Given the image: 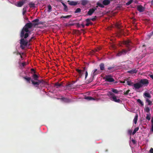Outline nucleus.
Wrapping results in <instances>:
<instances>
[{"label":"nucleus","instance_id":"f257e3e1","mask_svg":"<svg viewBox=\"0 0 153 153\" xmlns=\"http://www.w3.org/2000/svg\"><path fill=\"white\" fill-rule=\"evenodd\" d=\"M27 23L22 29L20 34V36L21 38H23L24 36V33L25 32H30L29 29L31 28L32 27V23L30 22Z\"/></svg>","mask_w":153,"mask_h":153},{"label":"nucleus","instance_id":"f03ea898","mask_svg":"<svg viewBox=\"0 0 153 153\" xmlns=\"http://www.w3.org/2000/svg\"><path fill=\"white\" fill-rule=\"evenodd\" d=\"M108 95L111 99H112L111 100L116 102L120 103L122 101L119 99H117V97L112 92L109 91L108 94Z\"/></svg>","mask_w":153,"mask_h":153},{"label":"nucleus","instance_id":"7ed1b4c3","mask_svg":"<svg viewBox=\"0 0 153 153\" xmlns=\"http://www.w3.org/2000/svg\"><path fill=\"white\" fill-rule=\"evenodd\" d=\"M105 81L108 82H113L114 81V79L111 77V75L106 76L104 78Z\"/></svg>","mask_w":153,"mask_h":153},{"label":"nucleus","instance_id":"20e7f679","mask_svg":"<svg viewBox=\"0 0 153 153\" xmlns=\"http://www.w3.org/2000/svg\"><path fill=\"white\" fill-rule=\"evenodd\" d=\"M139 82L140 85H142V87L143 85L147 86L149 83L148 80L146 79H141L140 81Z\"/></svg>","mask_w":153,"mask_h":153},{"label":"nucleus","instance_id":"39448f33","mask_svg":"<svg viewBox=\"0 0 153 153\" xmlns=\"http://www.w3.org/2000/svg\"><path fill=\"white\" fill-rule=\"evenodd\" d=\"M22 38L20 40V45H23L24 46H27V45L28 42L27 40H25L24 38Z\"/></svg>","mask_w":153,"mask_h":153},{"label":"nucleus","instance_id":"423d86ee","mask_svg":"<svg viewBox=\"0 0 153 153\" xmlns=\"http://www.w3.org/2000/svg\"><path fill=\"white\" fill-rule=\"evenodd\" d=\"M96 10L97 8L96 7H94L89 9L86 15L88 16L91 15Z\"/></svg>","mask_w":153,"mask_h":153},{"label":"nucleus","instance_id":"0eeeda50","mask_svg":"<svg viewBox=\"0 0 153 153\" xmlns=\"http://www.w3.org/2000/svg\"><path fill=\"white\" fill-rule=\"evenodd\" d=\"M60 99L65 102L68 103L72 102L71 99L65 97H62L60 98Z\"/></svg>","mask_w":153,"mask_h":153},{"label":"nucleus","instance_id":"6e6552de","mask_svg":"<svg viewBox=\"0 0 153 153\" xmlns=\"http://www.w3.org/2000/svg\"><path fill=\"white\" fill-rule=\"evenodd\" d=\"M39 19H36L32 21V26L35 27L36 26L39 25L38 22H39Z\"/></svg>","mask_w":153,"mask_h":153},{"label":"nucleus","instance_id":"1a4fd4ad","mask_svg":"<svg viewBox=\"0 0 153 153\" xmlns=\"http://www.w3.org/2000/svg\"><path fill=\"white\" fill-rule=\"evenodd\" d=\"M145 9V7L141 5H138L137 6V9L140 12H142L144 11Z\"/></svg>","mask_w":153,"mask_h":153},{"label":"nucleus","instance_id":"9d476101","mask_svg":"<svg viewBox=\"0 0 153 153\" xmlns=\"http://www.w3.org/2000/svg\"><path fill=\"white\" fill-rule=\"evenodd\" d=\"M133 86L136 89H139L142 87V85H140L139 82L134 84Z\"/></svg>","mask_w":153,"mask_h":153},{"label":"nucleus","instance_id":"9b49d317","mask_svg":"<svg viewBox=\"0 0 153 153\" xmlns=\"http://www.w3.org/2000/svg\"><path fill=\"white\" fill-rule=\"evenodd\" d=\"M85 70V67H84L83 68V70H79L78 69H76V71L78 72L79 74L81 76H82L83 74H84V71Z\"/></svg>","mask_w":153,"mask_h":153},{"label":"nucleus","instance_id":"f8f14e48","mask_svg":"<svg viewBox=\"0 0 153 153\" xmlns=\"http://www.w3.org/2000/svg\"><path fill=\"white\" fill-rule=\"evenodd\" d=\"M93 76L94 77L95 76L98 74H100L101 72L100 70H97V69H95L93 71Z\"/></svg>","mask_w":153,"mask_h":153},{"label":"nucleus","instance_id":"ddd939ff","mask_svg":"<svg viewBox=\"0 0 153 153\" xmlns=\"http://www.w3.org/2000/svg\"><path fill=\"white\" fill-rule=\"evenodd\" d=\"M27 0H23L22 1H19L17 3V6L18 7H21L24 3H25V1Z\"/></svg>","mask_w":153,"mask_h":153},{"label":"nucleus","instance_id":"4468645a","mask_svg":"<svg viewBox=\"0 0 153 153\" xmlns=\"http://www.w3.org/2000/svg\"><path fill=\"white\" fill-rule=\"evenodd\" d=\"M68 4L71 6H76L78 4L77 2L73 1H68Z\"/></svg>","mask_w":153,"mask_h":153},{"label":"nucleus","instance_id":"2eb2a0df","mask_svg":"<svg viewBox=\"0 0 153 153\" xmlns=\"http://www.w3.org/2000/svg\"><path fill=\"white\" fill-rule=\"evenodd\" d=\"M127 51L126 50H123L122 51L119 52L117 53V55L119 56H121L122 54H125L127 52Z\"/></svg>","mask_w":153,"mask_h":153},{"label":"nucleus","instance_id":"dca6fc26","mask_svg":"<svg viewBox=\"0 0 153 153\" xmlns=\"http://www.w3.org/2000/svg\"><path fill=\"white\" fill-rule=\"evenodd\" d=\"M102 4L104 5H107L109 4L110 2V0H102Z\"/></svg>","mask_w":153,"mask_h":153},{"label":"nucleus","instance_id":"f3484780","mask_svg":"<svg viewBox=\"0 0 153 153\" xmlns=\"http://www.w3.org/2000/svg\"><path fill=\"white\" fill-rule=\"evenodd\" d=\"M31 82L32 83L34 86H36V87L37 88H39V84L38 82H35L33 79L31 80Z\"/></svg>","mask_w":153,"mask_h":153},{"label":"nucleus","instance_id":"a211bd4d","mask_svg":"<svg viewBox=\"0 0 153 153\" xmlns=\"http://www.w3.org/2000/svg\"><path fill=\"white\" fill-rule=\"evenodd\" d=\"M85 21L87 22L85 25L87 26H88L89 25H92L93 24L92 22H90V19H87Z\"/></svg>","mask_w":153,"mask_h":153},{"label":"nucleus","instance_id":"6ab92c4d","mask_svg":"<svg viewBox=\"0 0 153 153\" xmlns=\"http://www.w3.org/2000/svg\"><path fill=\"white\" fill-rule=\"evenodd\" d=\"M137 71V70L136 69H134L131 70L127 71V73L131 74L136 73Z\"/></svg>","mask_w":153,"mask_h":153},{"label":"nucleus","instance_id":"aec40b11","mask_svg":"<svg viewBox=\"0 0 153 153\" xmlns=\"http://www.w3.org/2000/svg\"><path fill=\"white\" fill-rule=\"evenodd\" d=\"M123 43L126 45L127 47H129V46H130L131 42L129 40H128L124 41Z\"/></svg>","mask_w":153,"mask_h":153},{"label":"nucleus","instance_id":"412c9836","mask_svg":"<svg viewBox=\"0 0 153 153\" xmlns=\"http://www.w3.org/2000/svg\"><path fill=\"white\" fill-rule=\"evenodd\" d=\"M99 67L101 71H104L105 70V65L103 63H100L99 65Z\"/></svg>","mask_w":153,"mask_h":153},{"label":"nucleus","instance_id":"4be33fe9","mask_svg":"<svg viewBox=\"0 0 153 153\" xmlns=\"http://www.w3.org/2000/svg\"><path fill=\"white\" fill-rule=\"evenodd\" d=\"M62 83H59L58 82H56L55 83L54 86L56 87L57 88H59L62 86Z\"/></svg>","mask_w":153,"mask_h":153},{"label":"nucleus","instance_id":"5701e85b","mask_svg":"<svg viewBox=\"0 0 153 153\" xmlns=\"http://www.w3.org/2000/svg\"><path fill=\"white\" fill-rule=\"evenodd\" d=\"M85 99L89 100H96V99L90 96L85 97Z\"/></svg>","mask_w":153,"mask_h":153},{"label":"nucleus","instance_id":"b1692460","mask_svg":"<svg viewBox=\"0 0 153 153\" xmlns=\"http://www.w3.org/2000/svg\"><path fill=\"white\" fill-rule=\"evenodd\" d=\"M23 78L26 80L29 83H30V81L31 80V78L30 77H27V76H25L23 77Z\"/></svg>","mask_w":153,"mask_h":153},{"label":"nucleus","instance_id":"393cba45","mask_svg":"<svg viewBox=\"0 0 153 153\" xmlns=\"http://www.w3.org/2000/svg\"><path fill=\"white\" fill-rule=\"evenodd\" d=\"M138 114H136V115L135 116L134 119L133 120V121L135 124H136L137 123V119H138Z\"/></svg>","mask_w":153,"mask_h":153},{"label":"nucleus","instance_id":"a878e982","mask_svg":"<svg viewBox=\"0 0 153 153\" xmlns=\"http://www.w3.org/2000/svg\"><path fill=\"white\" fill-rule=\"evenodd\" d=\"M126 85H128L130 86H132L133 85V83L131 81H128V79H127V81H126Z\"/></svg>","mask_w":153,"mask_h":153},{"label":"nucleus","instance_id":"bb28decb","mask_svg":"<svg viewBox=\"0 0 153 153\" xmlns=\"http://www.w3.org/2000/svg\"><path fill=\"white\" fill-rule=\"evenodd\" d=\"M88 3V1L86 0H82L81 1V4L83 5H86Z\"/></svg>","mask_w":153,"mask_h":153},{"label":"nucleus","instance_id":"cd10ccee","mask_svg":"<svg viewBox=\"0 0 153 153\" xmlns=\"http://www.w3.org/2000/svg\"><path fill=\"white\" fill-rule=\"evenodd\" d=\"M144 96L145 97H148L149 98H151V96L149 93H148V92L145 93L144 94Z\"/></svg>","mask_w":153,"mask_h":153},{"label":"nucleus","instance_id":"c85d7f7f","mask_svg":"<svg viewBox=\"0 0 153 153\" xmlns=\"http://www.w3.org/2000/svg\"><path fill=\"white\" fill-rule=\"evenodd\" d=\"M33 77L34 80H38V76L36 74H34L33 76Z\"/></svg>","mask_w":153,"mask_h":153},{"label":"nucleus","instance_id":"c756f323","mask_svg":"<svg viewBox=\"0 0 153 153\" xmlns=\"http://www.w3.org/2000/svg\"><path fill=\"white\" fill-rule=\"evenodd\" d=\"M146 101L147 102H148V104L149 105H152V102L151 101H150L149 99L148 98H147L146 99Z\"/></svg>","mask_w":153,"mask_h":153},{"label":"nucleus","instance_id":"7c9ffc66","mask_svg":"<svg viewBox=\"0 0 153 153\" xmlns=\"http://www.w3.org/2000/svg\"><path fill=\"white\" fill-rule=\"evenodd\" d=\"M139 129V128L138 127H137L135 128L134 130L132 132V134L133 135Z\"/></svg>","mask_w":153,"mask_h":153},{"label":"nucleus","instance_id":"2f4dec72","mask_svg":"<svg viewBox=\"0 0 153 153\" xmlns=\"http://www.w3.org/2000/svg\"><path fill=\"white\" fill-rule=\"evenodd\" d=\"M137 102L139 103L142 106H143L144 105L143 103L141 101L140 99H138L137 100Z\"/></svg>","mask_w":153,"mask_h":153},{"label":"nucleus","instance_id":"473e14b6","mask_svg":"<svg viewBox=\"0 0 153 153\" xmlns=\"http://www.w3.org/2000/svg\"><path fill=\"white\" fill-rule=\"evenodd\" d=\"M71 15H68L67 16H62L61 17V18H66V19H69L71 18Z\"/></svg>","mask_w":153,"mask_h":153},{"label":"nucleus","instance_id":"72a5a7b5","mask_svg":"<svg viewBox=\"0 0 153 153\" xmlns=\"http://www.w3.org/2000/svg\"><path fill=\"white\" fill-rule=\"evenodd\" d=\"M29 7L30 8L33 7H35V4L33 3L30 2L29 3Z\"/></svg>","mask_w":153,"mask_h":153},{"label":"nucleus","instance_id":"f704fd0d","mask_svg":"<svg viewBox=\"0 0 153 153\" xmlns=\"http://www.w3.org/2000/svg\"><path fill=\"white\" fill-rule=\"evenodd\" d=\"M97 5L99 6V7H102V8H103L104 7V5L102 4L101 3H97Z\"/></svg>","mask_w":153,"mask_h":153},{"label":"nucleus","instance_id":"c9c22d12","mask_svg":"<svg viewBox=\"0 0 153 153\" xmlns=\"http://www.w3.org/2000/svg\"><path fill=\"white\" fill-rule=\"evenodd\" d=\"M81 11V9L80 8H77L74 12V13H80Z\"/></svg>","mask_w":153,"mask_h":153},{"label":"nucleus","instance_id":"e433bc0d","mask_svg":"<svg viewBox=\"0 0 153 153\" xmlns=\"http://www.w3.org/2000/svg\"><path fill=\"white\" fill-rule=\"evenodd\" d=\"M144 110L147 113H149L150 110L149 108L148 107H146Z\"/></svg>","mask_w":153,"mask_h":153},{"label":"nucleus","instance_id":"4c0bfd02","mask_svg":"<svg viewBox=\"0 0 153 153\" xmlns=\"http://www.w3.org/2000/svg\"><path fill=\"white\" fill-rule=\"evenodd\" d=\"M133 1V0H130L127 2L126 3V5L128 6L131 4Z\"/></svg>","mask_w":153,"mask_h":153},{"label":"nucleus","instance_id":"58836bf2","mask_svg":"<svg viewBox=\"0 0 153 153\" xmlns=\"http://www.w3.org/2000/svg\"><path fill=\"white\" fill-rule=\"evenodd\" d=\"M26 65L25 62H23L21 63V65H20V66L22 68L25 67Z\"/></svg>","mask_w":153,"mask_h":153},{"label":"nucleus","instance_id":"ea45409f","mask_svg":"<svg viewBox=\"0 0 153 153\" xmlns=\"http://www.w3.org/2000/svg\"><path fill=\"white\" fill-rule=\"evenodd\" d=\"M25 34V33H24ZM29 36V34L28 33V32H26V33L24 34V36L23 37H24V39H26Z\"/></svg>","mask_w":153,"mask_h":153},{"label":"nucleus","instance_id":"a19ab883","mask_svg":"<svg viewBox=\"0 0 153 153\" xmlns=\"http://www.w3.org/2000/svg\"><path fill=\"white\" fill-rule=\"evenodd\" d=\"M150 114H147V116L146 117V119H147V120H149L150 119Z\"/></svg>","mask_w":153,"mask_h":153},{"label":"nucleus","instance_id":"79ce46f5","mask_svg":"<svg viewBox=\"0 0 153 153\" xmlns=\"http://www.w3.org/2000/svg\"><path fill=\"white\" fill-rule=\"evenodd\" d=\"M84 72L85 73V79H86V78L87 77L88 75V73L87 72V71L86 70V68H85V70L84 71Z\"/></svg>","mask_w":153,"mask_h":153},{"label":"nucleus","instance_id":"37998d69","mask_svg":"<svg viewBox=\"0 0 153 153\" xmlns=\"http://www.w3.org/2000/svg\"><path fill=\"white\" fill-rule=\"evenodd\" d=\"M64 10L66 12H67L68 10V7L66 5L64 7Z\"/></svg>","mask_w":153,"mask_h":153},{"label":"nucleus","instance_id":"c03bdc74","mask_svg":"<svg viewBox=\"0 0 153 153\" xmlns=\"http://www.w3.org/2000/svg\"><path fill=\"white\" fill-rule=\"evenodd\" d=\"M112 91L114 93L117 94L118 93V91L116 89H113L112 90Z\"/></svg>","mask_w":153,"mask_h":153},{"label":"nucleus","instance_id":"a18cd8bd","mask_svg":"<svg viewBox=\"0 0 153 153\" xmlns=\"http://www.w3.org/2000/svg\"><path fill=\"white\" fill-rule=\"evenodd\" d=\"M128 133L130 136L132 134V130L131 129H129L128 130Z\"/></svg>","mask_w":153,"mask_h":153},{"label":"nucleus","instance_id":"49530a36","mask_svg":"<svg viewBox=\"0 0 153 153\" xmlns=\"http://www.w3.org/2000/svg\"><path fill=\"white\" fill-rule=\"evenodd\" d=\"M23 11L22 12L23 15H24L25 14L27 10L26 8L25 7H24L23 9Z\"/></svg>","mask_w":153,"mask_h":153},{"label":"nucleus","instance_id":"de8ad7c7","mask_svg":"<svg viewBox=\"0 0 153 153\" xmlns=\"http://www.w3.org/2000/svg\"><path fill=\"white\" fill-rule=\"evenodd\" d=\"M97 18V17L96 16H94V18H91V19H90V21L92 20L93 21H94L96 20V19Z\"/></svg>","mask_w":153,"mask_h":153},{"label":"nucleus","instance_id":"09e8293b","mask_svg":"<svg viewBox=\"0 0 153 153\" xmlns=\"http://www.w3.org/2000/svg\"><path fill=\"white\" fill-rule=\"evenodd\" d=\"M37 81H38V82L39 84L41 83H43L44 82L43 79H41V80H38Z\"/></svg>","mask_w":153,"mask_h":153},{"label":"nucleus","instance_id":"8fccbe9b","mask_svg":"<svg viewBox=\"0 0 153 153\" xmlns=\"http://www.w3.org/2000/svg\"><path fill=\"white\" fill-rule=\"evenodd\" d=\"M48 11L50 12L51 11V10L52 9V7L50 5H49L48 6Z\"/></svg>","mask_w":153,"mask_h":153},{"label":"nucleus","instance_id":"3c124183","mask_svg":"<svg viewBox=\"0 0 153 153\" xmlns=\"http://www.w3.org/2000/svg\"><path fill=\"white\" fill-rule=\"evenodd\" d=\"M130 91V90H128L126 92H124L123 94L125 95H128Z\"/></svg>","mask_w":153,"mask_h":153},{"label":"nucleus","instance_id":"603ef678","mask_svg":"<svg viewBox=\"0 0 153 153\" xmlns=\"http://www.w3.org/2000/svg\"><path fill=\"white\" fill-rule=\"evenodd\" d=\"M25 46H24L23 45H20V47L21 48V49L22 50H24L25 48Z\"/></svg>","mask_w":153,"mask_h":153},{"label":"nucleus","instance_id":"864d4df0","mask_svg":"<svg viewBox=\"0 0 153 153\" xmlns=\"http://www.w3.org/2000/svg\"><path fill=\"white\" fill-rule=\"evenodd\" d=\"M13 53L14 54H16L17 55H20V53L18 51L14 52H13Z\"/></svg>","mask_w":153,"mask_h":153},{"label":"nucleus","instance_id":"5fc2aeb1","mask_svg":"<svg viewBox=\"0 0 153 153\" xmlns=\"http://www.w3.org/2000/svg\"><path fill=\"white\" fill-rule=\"evenodd\" d=\"M101 49V48H98L97 49H95V52H97V51H100Z\"/></svg>","mask_w":153,"mask_h":153},{"label":"nucleus","instance_id":"6e6d98bb","mask_svg":"<svg viewBox=\"0 0 153 153\" xmlns=\"http://www.w3.org/2000/svg\"><path fill=\"white\" fill-rule=\"evenodd\" d=\"M38 23L39 24V25H43L44 24V22L42 21L38 22Z\"/></svg>","mask_w":153,"mask_h":153},{"label":"nucleus","instance_id":"4d7b16f0","mask_svg":"<svg viewBox=\"0 0 153 153\" xmlns=\"http://www.w3.org/2000/svg\"><path fill=\"white\" fill-rule=\"evenodd\" d=\"M72 85L71 84H68L67 85V88H71L72 87Z\"/></svg>","mask_w":153,"mask_h":153},{"label":"nucleus","instance_id":"13d9d810","mask_svg":"<svg viewBox=\"0 0 153 153\" xmlns=\"http://www.w3.org/2000/svg\"><path fill=\"white\" fill-rule=\"evenodd\" d=\"M150 153H153V148H151L149 150Z\"/></svg>","mask_w":153,"mask_h":153},{"label":"nucleus","instance_id":"bf43d9fd","mask_svg":"<svg viewBox=\"0 0 153 153\" xmlns=\"http://www.w3.org/2000/svg\"><path fill=\"white\" fill-rule=\"evenodd\" d=\"M114 68V67H109L108 68V70H110L111 69H113Z\"/></svg>","mask_w":153,"mask_h":153},{"label":"nucleus","instance_id":"052dcab7","mask_svg":"<svg viewBox=\"0 0 153 153\" xmlns=\"http://www.w3.org/2000/svg\"><path fill=\"white\" fill-rule=\"evenodd\" d=\"M126 81H127V80H125L124 81H120V82L121 83H125L126 82Z\"/></svg>","mask_w":153,"mask_h":153},{"label":"nucleus","instance_id":"680f3d73","mask_svg":"<svg viewBox=\"0 0 153 153\" xmlns=\"http://www.w3.org/2000/svg\"><path fill=\"white\" fill-rule=\"evenodd\" d=\"M151 130L152 132H153V124H152L151 126Z\"/></svg>","mask_w":153,"mask_h":153},{"label":"nucleus","instance_id":"e2e57ef3","mask_svg":"<svg viewBox=\"0 0 153 153\" xmlns=\"http://www.w3.org/2000/svg\"><path fill=\"white\" fill-rule=\"evenodd\" d=\"M132 142L134 144H135L136 143L135 140H134L132 139L131 140Z\"/></svg>","mask_w":153,"mask_h":153},{"label":"nucleus","instance_id":"0e129e2a","mask_svg":"<svg viewBox=\"0 0 153 153\" xmlns=\"http://www.w3.org/2000/svg\"><path fill=\"white\" fill-rule=\"evenodd\" d=\"M153 35V31H152L150 33V37L151 36H152V35Z\"/></svg>","mask_w":153,"mask_h":153},{"label":"nucleus","instance_id":"69168bd1","mask_svg":"<svg viewBox=\"0 0 153 153\" xmlns=\"http://www.w3.org/2000/svg\"><path fill=\"white\" fill-rule=\"evenodd\" d=\"M77 26L78 27H80V25L79 24V23H77Z\"/></svg>","mask_w":153,"mask_h":153},{"label":"nucleus","instance_id":"338daca9","mask_svg":"<svg viewBox=\"0 0 153 153\" xmlns=\"http://www.w3.org/2000/svg\"><path fill=\"white\" fill-rule=\"evenodd\" d=\"M151 121V123H152V124H153V117H152V118Z\"/></svg>","mask_w":153,"mask_h":153},{"label":"nucleus","instance_id":"774afa93","mask_svg":"<svg viewBox=\"0 0 153 153\" xmlns=\"http://www.w3.org/2000/svg\"><path fill=\"white\" fill-rule=\"evenodd\" d=\"M150 77L153 79V75H151Z\"/></svg>","mask_w":153,"mask_h":153}]
</instances>
